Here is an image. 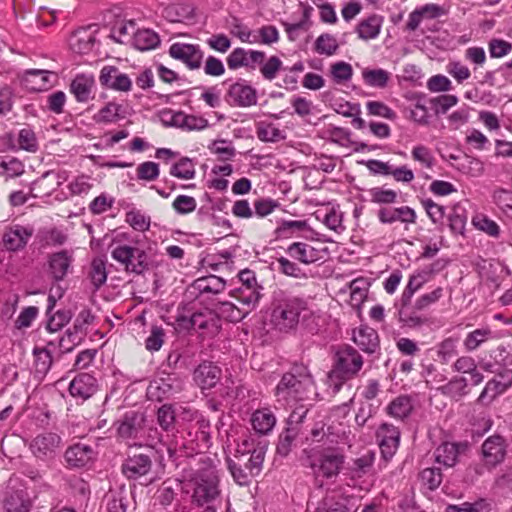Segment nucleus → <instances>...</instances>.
I'll return each instance as SVG.
<instances>
[{
	"instance_id": "f257e3e1",
	"label": "nucleus",
	"mask_w": 512,
	"mask_h": 512,
	"mask_svg": "<svg viewBox=\"0 0 512 512\" xmlns=\"http://www.w3.org/2000/svg\"><path fill=\"white\" fill-rule=\"evenodd\" d=\"M315 385L306 367H295L293 371L283 374L275 388L278 401H304L314 393Z\"/></svg>"
},
{
	"instance_id": "f03ea898",
	"label": "nucleus",
	"mask_w": 512,
	"mask_h": 512,
	"mask_svg": "<svg viewBox=\"0 0 512 512\" xmlns=\"http://www.w3.org/2000/svg\"><path fill=\"white\" fill-rule=\"evenodd\" d=\"M361 354L351 345H342L335 352L332 370L328 374L333 393H338L343 384L356 377L363 367Z\"/></svg>"
},
{
	"instance_id": "7ed1b4c3",
	"label": "nucleus",
	"mask_w": 512,
	"mask_h": 512,
	"mask_svg": "<svg viewBox=\"0 0 512 512\" xmlns=\"http://www.w3.org/2000/svg\"><path fill=\"white\" fill-rule=\"evenodd\" d=\"M265 458L263 447L252 451H236L233 458L227 457V467L235 480L241 486L248 485L252 477L259 475Z\"/></svg>"
},
{
	"instance_id": "20e7f679",
	"label": "nucleus",
	"mask_w": 512,
	"mask_h": 512,
	"mask_svg": "<svg viewBox=\"0 0 512 512\" xmlns=\"http://www.w3.org/2000/svg\"><path fill=\"white\" fill-rule=\"evenodd\" d=\"M192 483V503L198 507L206 505L202 512H217L213 502L220 497L221 491L216 471L213 469L201 470L194 476Z\"/></svg>"
},
{
	"instance_id": "39448f33",
	"label": "nucleus",
	"mask_w": 512,
	"mask_h": 512,
	"mask_svg": "<svg viewBox=\"0 0 512 512\" xmlns=\"http://www.w3.org/2000/svg\"><path fill=\"white\" fill-rule=\"evenodd\" d=\"M311 311L300 299H289L277 304L271 315V321L280 331L288 332L298 325L300 318L305 320Z\"/></svg>"
},
{
	"instance_id": "423d86ee",
	"label": "nucleus",
	"mask_w": 512,
	"mask_h": 512,
	"mask_svg": "<svg viewBox=\"0 0 512 512\" xmlns=\"http://www.w3.org/2000/svg\"><path fill=\"white\" fill-rule=\"evenodd\" d=\"M343 464L344 456L331 449L323 450L308 457V466L312 469L316 482L319 481V478H335Z\"/></svg>"
},
{
	"instance_id": "0eeeda50",
	"label": "nucleus",
	"mask_w": 512,
	"mask_h": 512,
	"mask_svg": "<svg viewBox=\"0 0 512 512\" xmlns=\"http://www.w3.org/2000/svg\"><path fill=\"white\" fill-rule=\"evenodd\" d=\"M234 292L232 297L238 304L230 301H218V304H221V312L227 314L230 321L238 322L257 306L261 295L258 290H234Z\"/></svg>"
},
{
	"instance_id": "6e6552de",
	"label": "nucleus",
	"mask_w": 512,
	"mask_h": 512,
	"mask_svg": "<svg viewBox=\"0 0 512 512\" xmlns=\"http://www.w3.org/2000/svg\"><path fill=\"white\" fill-rule=\"evenodd\" d=\"M220 290H200L199 295L196 297L202 296L204 293H211L213 298L211 299V307L207 308L204 312H195L189 319L190 324L203 331V333L208 336L216 335L221 328V320L218 315L213 311L215 309L221 310V304H218V299L216 298L217 294Z\"/></svg>"
},
{
	"instance_id": "1a4fd4ad",
	"label": "nucleus",
	"mask_w": 512,
	"mask_h": 512,
	"mask_svg": "<svg viewBox=\"0 0 512 512\" xmlns=\"http://www.w3.org/2000/svg\"><path fill=\"white\" fill-rule=\"evenodd\" d=\"M112 258L125 265L127 271L142 274L149 269L148 256L144 250L121 245L111 252Z\"/></svg>"
},
{
	"instance_id": "9d476101",
	"label": "nucleus",
	"mask_w": 512,
	"mask_h": 512,
	"mask_svg": "<svg viewBox=\"0 0 512 512\" xmlns=\"http://www.w3.org/2000/svg\"><path fill=\"white\" fill-rule=\"evenodd\" d=\"M94 318V315L89 309L82 310L74 322L73 330H67V338L62 337L60 339V348L69 352L74 346L78 345L82 340V336L85 335L86 327L94 321Z\"/></svg>"
},
{
	"instance_id": "9b49d317",
	"label": "nucleus",
	"mask_w": 512,
	"mask_h": 512,
	"mask_svg": "<svg viewBox=\"0 0 512 512\" xmlns=\"http://www.w3.org/2000/svg\"><path fill=\"white\" fill-rule=\"evenodd\" d=\"M61 438L51 432L43 433L36 436L30 443L32 454L43 461H49L56 455L60 446Z\"/></svg>"
},
{
	"instance_id": "f8f14e48",
	"label": "nucleus",
	"mask_w": 512,
	"mask_h": 512,
	"mask_svg": "<svg viewBox=\"0 0 512 512\" xmlns=\"http://www.w3.org/2000/svg\"><path fill=\"white\" fill-rule=\"evenodd\" d=\"M169 54L172 58L183 62L191 70L201 67L204 56L198 45L187 43L172 44L169 48Z\"/></svg>"
},
{
	"instance_id": "ddd939ff",
	"label": "nucleus",
	"mask_w": 512,
	"mask_h": 512,
	"mask_svg": "<svg viewBox=\"0 0 512 512\" xmlns=\"http://www.w3.org/2000/svg\"><path fill=\"white\" fill-rule=\"evenodd\" d=\"M507 444L505 439L495 434L488 437L482 444V455L486 464L496 466L504 461L506 457Z\"/></svg>"
},
{
	"instance_id": "4468645a",
	"label": "nucleus",
	"mask_w": 512,
	"mask_h": 512,
	"mask_svg": "<svg viewBox=\"0 0 512 512\" xmlns=\"http://www.w3.org/2000/svg\"><path fill=\"white\" fill-rule=\"evenodd\" d=\"M352 340L361 351L368 355H372L380 351V339L378 332L367 325H361L360 327L353 329Z\"/></svg>"
},
{
	"instance_id": "2eb2a0df",
	"label": "nucleus",
	"mask_w": 512,
	"mask_h": 512,
	"mask_svg": "<svg viewBox=\"0 0 512 512\" xmlns=\"http://www.w3.org/2000/svg\"><path fill=\"white\" fill-rule=\"evenodd\" d=\"M99 81L106 88L122 92L129 91L132 86L129 76L115 66H104L100 71Z\"/></svg>"
},
{
	"instance_id": "dca6fc26",
	"label": "nucleus",
	"mask_w": 512,
	"mask_h": 512,
	"mask_svg": "<svg viewBox=\"0 0 512 512\" xmlns=\"http://www.w3.org/2000/svg\"><path fill=\"white\" fill-rule=\"evenodd\" d=\"M377 439L383 458L385 460L392 458L399 446V430L393 425L384 423L377 431Z\"/></svg>"
},
{
	"instance_id": "f3484780",
	"label": "nucleus",
	"mask_w": 512,
	"mask_h": 512,
	"mask_svg": "<svg viewBox=\"0 0 512 512\" xmlns=\"http://www.w3.org/2000/svg\"><path fill=\"white\" fill-rule=\"evenodd\" d=\"M227 96L231 99L232 104L237 107H250L257 103L256 89L242 79L229 87Z\"/></svg>"
},
{
	"instance_id": "a211bd4d",
	"label": "nucleus",
	"mask_w": 512,
	"mask_h": 512,
	"mask_svg": "<svg viewBox=\"0 0 512 512\" xmlns=\"http://www.w3.org/2000/svg\"><path fill=\"white\" fill-rule=\"evenodd\" d=\"M377 217L382 224H393L398 221L404 224H414L417 216L413 208L401 206L381 207L377 212Z\"/></svg>"
},
{
	"instance_id": "6ab92c4d",
	"label": "nucleus",
	"mask_w": 512,
	"mask_h": 512,
	"mask_svg": "<svg viewBox=\"0 0 512 512\" xmlns=\"http://www.w3.org/2000/svg\"><path fill=\"white\" fill-rule=\"evenodd\" d=\"M32 235V228L15 225L6 229L2 236V243L7 251H19L27 245Z\"/></svg>"
},
{
	"instance_id": "aec40b11",
	"label": "nucleus",
	"mask_w": 512,
	"mask_h": 512,
	"mask_svg": "<svg viewBox=\"0 0 512 512\" xmlns=\"http://www.w3.org/2000/svg\"><path fill=\"white\" fill-rule=\"evenodd\" d=\"M152 468V459L147 454L129 456L122 464V473L129 479L147 475Z\"/></svg>"
},
{
	"instance_id": "412c9836",
	"label": "nucleus",
	"mask_w": 512,
	"mask_h": 512,
	"mask_svg": "<svg viewBox=\"0 0 512 512\" xmlns=\"http://www.w3.org/2000/svg\"><path fill=\"white\" fill-rule=\"evenodd\" d=\"M145 423V415L142 412H127L117 428L118 435L123 439L136 438L142 432Z\"/></svg>"
},
{
	"instance_id": "4be33fe9",
	"label": "nucleus",
	"mask_w": 512,
	"mask_h": 512,
	"mask_svg": "<svg viewBox=\"0 0 512 512\" xmlns=\"http://www.w3.org/2000/svg\"><path fill=\"white\" fill-rule=\"evenodd\" d=\"M220 377V368L209 361L200 363L193 373L194 381L202 390L215 387Z\"/></svg>"
},
{
	"instance_id": "5701e85b",
	"label": "nucleus",
	"mask_w": 512,
	"mask_h": 512,
	"mask_svg": "<svg viewBox=\"0 0 512 512\" xmlns=\"http://www.w3.org/2000/svg\"><path fill=\"white\" fill-rule=\"evenodd\" d=\"M98 390L96 378L88 373L78 374L69 385V392L73 397L87 400Z\"/></svg>"
},
{
	"instance_id": "b1692460",
	"label": "nucleus",
	"mask_w": 512,
	"mask_h": 512,
	"mask_svg": "<svg viewBox=\"0 0 512 512\" xmlns=\"http://www.w3.org/2000/svg\"><path fill=\"white\" fill-rule=\"evenodd\" d=\"M466 448V443H442L435 450V460L437 463L452 467L456 464L459 454Z\"/></svg>"
},
{
	"instance_id": "393cba45",
	"label": "nucleus",
	"mask_w": 512,
	"mask_h": 512,
	"mask_svg": "<svg viewBox=\"0 0 512 512\" xmlns=\"http://www.w3.org/2000/svg\"><path fill=\"white\" fill-rule=\"evenodd\" d=\"M415 291L416 290L404 291L401 298L402 307L399 310V320L404 325L411 328L421 326L425 322L424 318L410 310V306H412V297Z\"/></svg>"
},
{
	"instance_id": "a878e982",
	"label": "nucleus",
	"mask_w": 512,
	"mask_h": 512,
	"mask_svg": "<svg viewBox=\"0 0 512 512\" xmlns=\"http://www.w3.org/2000/svg\"><path fill=\"white\" fill-rule=\"evenodd\" d=\"M72 263V256L67 250L53 253L49 259V271L54 280H63Z\"/></svg>"
},
{
	"instance_id": "bb28decb",
	"label": "nucleus",
	"mask_w": 512,
	"mask_h": 512,
	"mask_svg": "<svg viewBox=\"0 0 512 512\" xmlns=\"http://www.w3.org/2000/svg\"><path fill=\"white\" fill-rule=\"evenodd\" d=\"M93 450L91 447L76 444L69 447L65 452V460L71 468H82L92 459Z\"/></svg>"
},
{
	"instance_id": "cd10ccee",
	"label": "nucleus",
	"mask_w": 512,
	"mask_h": 512,
	"mask_svg": "<svg viewBox=\"0 0 512 512\" xmlns=\"http://www.w3.org/2000/svg\"><path fill=\"white\" fill-rule=\"evenodd\" d=\"M170 125L188 131L203 130L208 126V120L200 116L187 115L179 111L171 115Z\"/></svg>"
},
{
	"instance_id": "c85d7f7f",
	"label": "nucleus",
	"mask_w": 512,
	"mask_h": 512,
	"mask_svg": "<svg viewBox=\"0 0 512 512\" xmlns=\"http://www.w3.org/2000/svg\"><path fill=\"white\" fill-rule=\"evenodd\" d=\"M163 17L169 22L182 23L194 18V7L187 3H172L163 9Z\"/></svg>"
},
{
	"instance_id": "c756f323",
	"label": "nucleus",
	"mask_w": 512,
	"mask_h": 512,
	"mask_svg": "<svg viewBox=\"0 0 512 512\" xmlns=\"http://www.w3.org/2000/svg\"><path fill=\"white\" fill-rule=\"evenodd\" d=\"M95 42V33L91 32L88 28H82L73 34L70 46L78 54H88L92 51Z\"/></svg>"
},
{
	"instance_id": "7c9ffc66",
	"label": "nucleus",
	"mask_w": 512,
	"mask_h": 512,
	"mask_svg": "<svg viewBox=\"0 0 512 512\" xmlns=\"http://www.w3.org/2000/svg\"><path fill=\"white\" fill-rule=\"evenodd\" d=\"M94 78L84 74L77 75L70 84V91L78 102H87L91 97Z\"/></svg>"
},
{
	"instance_id": "2f4dec72",
	"label": "nucleus",
	"mask_w": 512,
	"mask_h": 512,
	"mask_svg": "<svg viewBox=\"0 0 512 512\" xmlns=\"http://www.w3.org/2000/svg\"><path fill=\"white\" fill-rule=\"evenodd\" d=\"M382 23L383 17L373 14L357 25L356 32L363 40L374 39L379 35Z\"/></svg>"
},
{
	"instance_id": "473e14b6",
	"label": "nucleus",
	"mask_w": 512,
	"mask_h": 512,
	"mask_svg": "<svg viewBox=\"0 0 512 512\" xmlns=\"http://www.w3.org/2000/svg\"><path fill=\"white\" fill-rule=\"evenodd\" d=\"M251 423L256 432L265 435L275 426L276 418L269 409H260L252 414Z\"/></svg>"
},
{
	"instance_id": "72a5a7b5",
	"label": "nucleus",
	"mask_w": 512,
	"mask_h": 512,
	"mask_svg": "<svg viewBox=\"0 0 512 512\" xmlns=\"http://www.w3.org/2000/svg\"><path fill=\"white\" fill-rule=\"evenodd\" d=\"M159 44L158 34L150 29L138 30L134 33L133 45L140 51L155 49Z\"/></svg>"
},
{
	"instance_id": "f704fd0d",
	"label": "nucleus",
	"mask_w": 512,
	"mask_h": 512,
	"mask_svg": "<svg viewBox=\"0 0 512 512\" xmlns=\"http://www.w3.org/2000/svg\"><path fill=\"white\" fill-rule=\"evenodd\" d=\"M412 410L413 404L411 398L405 395L398 396L387 407V413L400 420L408 417Z\"/></svg>"
},
{
	"instance_id": "c9c22d12",
	"label": "nucleus",
	"mask_w": 512,
	"mask_h": 512,
	"mask_svg": "<svg viewBox=\"0 0 512 512\" xmlns=\"http://www.w3.org/2000/svg\"><path fill=\"white\" fill-rule=\"evenodd\" d=\"M288 253L291 257L305 264L313 263L317 260L316 250L312 246L302 242L292 243L288 247Z\"/></svg>"
},
{
	"instance_id": "e433bc0d",
	"label": "nucleus",
	"mask_w": 512,
	"mask_h": 512,
	"mask_svg": "<svg viewBox=\"0 0 512 512\" xmlns=\"http://www.w3.org/2000/svg\"><path fill=\"white\" fill-rule=\"evenodd\" d=\"M30 507L31 503L22 491H13L4 500V508L7 512H29Z\"/></svg>"
},
{
	"instance_id": "4c0bfd02",
	"label": "nucleus",
	"mask_w": 512,
	"mask_h": 512,
	"mask_svg": "<svg viewBox=\"0 0 512 512\" xmlns=\"http://www.w3.org/2000/svg\"><path fill=\"white\" fill-rule=\"evenodd\" d=\"M468 384L464 377H454L448 383L438 388V390L446 396L454 399H460L468 392L466 390Z\"/></svg>"
},
{
	"instance_id": "58836bf2",
	"label": "nucleus",
	"mask_w": 512,
	"mask_h": 512,
	"mask_svg": "<svg viewBox=\"0 0 512 512\" xmlns=\"http://www.w3.org/2000/svg\"><path fill=\"white\" fill-rule=\"evenodd\" d=\"M362 77L368 86L384 88L387 86L390 74L384 69H364Z\"/></svg>"
},
{
	"instance_id": "ea45409f",
	"label": "nucleus",
	"mask_w": 512,
	"mask_h": 512,
	"mask_svg": "<svg viewBox=\"0 0 512 512\" xmlns=\"http://www.w3.org/2000/svg\"><path fill=\"white\" fill-rule=\"evenodd\" d=\"M339 48L336 38L329 34H321L314 43V50L321 55H334Z\"/></svg>"
},
{
	"instance_id": "a19ab883",
	"label": "nucleus",
	"mask_w": 512,
	"mask_h": 512,
	"mask_svg": "<svg viewBox=\"0 0 512 512\" xmlns=\"http://www.w3.org/2000/svg\"><path fill=\"white\" fill-rule=\"evenodd\" d=\"M195 167L193 161L188 157H182L170 168V174L179 179H193L195 176Z\"/></svg>"
},
{
	"instance_id": "79ce46f5",
	"label": "nucleus",
	"mask_w": 512,
	"mask_h": 512,
	"mask_svg": "<svg viewBox=\"0 0 512 512\" xmlns=\"http://www.w3.org/2000/svg\"><path fill=\"white\" fill-rule=\"evenodd\" d=\"M299 434L300 432L296 428L287 427L279 436L277 453L283 457L287 456Z\"/></svg>"
},
{
	"instance_id": "37998d69",
	"label": "nucleus",
	"mask_w": 512,
	"mask_h": 512,
	"mask_svg": "<svg viewBox=\"0 0 512 512\" xmlns=\"http://www.w3.org/2000/svg\"><path fill=\"white\" fill-rule=\"evenodd\" d=\"M491 335L492 332L489 328L476 329L466 336L463 343L464 347L467 351H473L486 342Z\"/></svg>"
},
{
	"instance_id": "c03bdc74",
	"label": "nucleus",
	"mask_w": 512,
	"mask_h": 512,
	"mask_svg": "<svg viewBox=\"0 0 512 512\" xmlns=\"http://www.w3.org/2000/svg\"><path fill=\"white\" fill-rule=\"evenodd\" d=\"M371 202L380 205H389L396 202L398 194L395 190L383 187H374L369 190Z\"/></svg>"
},
{
	"instance_id": "a18cd8bd",
	"label": "nucleus",
	"mask_w": 512,
	"mask_h": 512,
	"mask_svg": "<svg viewBox=\"0 0 512 512\" xmlns=\"http://www.w3.org/2000/svg\"><path fill=\"white\" fill-rule=\"evenodd\" d=\"M256 134L258 139L263 142H278L285 139L283 131L273 124H260Z\"/></svg>"
},
{
	"instance_id": "49530a36",
	"label": "nucleus",
	"mask_w": 512,
	"mask_h": 512,
	"mask_svg": "<svg viewBox=\"0 0 512 512\" xmlns=\"http://www.w3.org/2000/svg\"><path fill=\"white\" fill-rule=\"evenodd\" d=\"M429 103L436 115L445 114L451 107L458 103V98L455 95L444 94L431 98Z\"/></svg>"
},
{
	"instance_id": "de8ad7c7",
	"label": "nucleus",
	"mask_w": 512,
	"mask_h": 512,
	"mask_svg": "<svg viewBox=\"0 0 512 512\" xmlns=\"http://www.w3.org/2000/svg\"><path fill=\"white\" fill-rule=\"evenodd\" d=\"M420 480L429 490L437 489L442 483V472L440 468H425L420 472Z\"/></svg>"
},
{
	"instance_id": "09e8293b",
	"label": "nucleus",
	"mask_w": 512,
	"mask_h": 512,
	"mask_svg": "<svg viewBox=\"0 0 512 512\" xmlns=\"http://www.w3.org/2000/svg\"><path fill=\"white\" fill-rule=\"evenodd\" d=\"M108 512H126L128 500L124 491L109 492L106 496Z\"/></svg>"
},
{
	"instance_id": "8fccbe9b",
	"label": "nucleus",
	"mask_w": 512,
	"mask_h": 512,
	"mask_svg": "<svg viewBox=\"0 0 512 512\" xmlns=\"http://www.w3.org/2000/svg\"><path fill=\"white\" fill-rule=\"evenodd\" d=\"M448 220H449V228L452 233L463 234L465 226H466V221H467V217H466L464 209H462L459 206H455L453 208L452 213L449 214Z\"/></svg>"
},
{
	"instance_id": "3c124183",
	"label": "nucleus",
	"mask_w": 512,
	"mask_h": 512,
	"mask_svg": "<svg viewBox=\"0 0 512 512\" xmlns=\"http://www.w3.org/2000/svg\"><path fill=\"white\" fill-rule=\"evenodd\" d=\"M157 422L160 427L169 431L174 428L175 425V410L170 404L162 405L157 411Z\"/></svg>"
},
{
	"instance_id": "603ef678",
	"label": "nucleus",
	"mask_w": 512,
	"mask_h": 512,
	"mask_svg": "<svg viewBox=\"0 0 512 512\" xmlns=\"http://www.w3.org/2000/svg\"><path fill=\"white\" fill-rule=\"evenodd\" d=\"M505 391L506 389H504L503 385H501V382H498L493 378L492 380L486 383L483 391L481 392L478 398V402L482 404L490 403L499 394H502Z\"/></svg>"
},
{
	"instance_id": "864d4df0",
	"label": "nucleus",
	"mask_w": 512,
	"mask_h": 512,
	"mask_svg": "<svg viewBox=\"0 0 512 512\" xmlns=\"http://www.w3.org/2000/svg\"><path fill=\"white\" fill-rule=\"evenodd\" d=\"M89 277L96 288L101 286L107 278L105 261L101 258H95L90 266Z\"/></svg>"
},
{
	"instance_id": "5fc2aeb1",
	"label": "nucleus",
	"mask_w": 512,
	"mask_h": 512,
	"mask_svg": "<svg viewBox=\"0 0 512 512\" xmlns=\"http://www.w3.org/2000/svg\"><path fill=\"white\" fill-rule=\"evenodd\" d=\"M179 487L178 482L164 481L161 487L158 489L157 499L163 506L170 505L176 496V488Z\"/></svg>"
},
{
	"instance_id": "6e6d98bb",
	"label": "nucleus",
	"mask_w": 512,
	"mask_h": 512,
	"mask_svg": "<svg viewBox=\"0 0 512 512\" xmlns=\"http://www.w3.org/2000/svg\"><path fill=\"white\" fill-rule=\"evenodd\" d=\"M18 144L21 149L28 152H36L38 150L36 135L30 128H23L19 131Z\"/></svg>"
},
{
	"instance_id": "4d7b16f0",
	"label": "nucleus",
	"mask_w": 512,
	"mask_h": 512,
	"mask_svg": "<svg viewBox=\"0 0 512 512\" xmlns=\"http://www.w3.org/2000/svg\"><path fill=\"white\" fill-rule=\"evenodd\" d=\"M126 222L137 231H146L150 227V217L145 216L138 210L126 213Z\"/></svg>"
},
{
	"instance_id": "13d9d810",
	"label": "nucleus",
	"mask_w": 512,
	"mask_h": 512,
	"mask_svg": "<svg viewBox=\"0 0 512 512\" xmlns=\"http://www.w3.org/2000/svg\"><path fill=\"white\" fill-rule=\"evenodd\" d=\"M366 107L369 115L379 116L389 120H395L397 117L395 111L380 101H369Z\"/></svg>"
},
{
	"instance_id": "bf43d9fd",
	"label": "nucleus",
	"mask_w": 512,
	"mask_h": 512,
	"mask_svg": "<svg viewBox=\"0 0 512 512\" xmlns=\"http://www.w3.org/2000/svg\"><path fill=\"white\" fill-rule=\"evenodd\" d=\"M196 200L187 195H178L173 203V209L180 215H185L193 212L196 209Z\"/></svg>"
},
{
	"instance_id": "052dcab7",
	"label": "nucleus",
	"mask_w": 512,
	"mask_h": 512,
	"mask_svg": "<svg viewBox=\"0 0 512 512\" xmlns=\"http://www.w3.org/2000/svg\"><path fill=\"white\" fill-rule=\"evenodd\" d=\"M121 105L114 102L107 103L95 116L96 122H113L119 118Z\"/></svg>"
},
{
	"instance_id": "680f3d73",
	"label": "nucleus",
	"mask_w": 512,
	"mask_h": 512,
	"mask_svg": "<svg viewBox=\"0 0 512 512\" xmlns=\"http://www.w3.org/2000/svg\"><path fill=\"white\" fill-rule=\"evenodd\" d=\"M35 355L36 371L38 373L46 374L50 369L53 359L51 353L45 349L35 348L33 351Z\"/></svg>"
},
{
	"instance_id": "e2e57ef3",
	"label": "nucleus",
	"mask_w": 512,
	"mask_h": 512,
	"mask_svg": "<svg viewBox=\"0 0 512 512\" xmlns=\"http://www.w3.org/2000/svg\"><path fill=\"white\" fill-rule=\"evenodd\" d=\"M331 74L335 82L341 83L351 79L353 69L349 63L340 61L331 66Z\"/></svg>"
},
{
	"instance_id": "0e129e2a",
	"label": "nucleus",
	"mask_w": 512,
	"mask_h": 512,
	"mask_svg": "<svg viewBox=\"0 0 512 512\" xmlns=\"http://www.w3.org/2000/svg\"><path fill=\"white\" fill-rule=\"evenodd\" d=\"M438 356L447 363L457 355V340L451 337L444 339L438 347Z\"/></svg>"
},
{
	"instance_id": "69168bd1",
	"label": "nucleus",
	"mask_w": 512,
	"mask_h": 512,
	"mask_svg": "<svg viewBox=\"0 0 512 512\" xmlns=\"http://www.w3.org/2000/svg\"><path fill=\"white\" fill-rule=\"evenodd\" d=\"M422 205L425 208L429 218L434 224H442L445 216V208L438 205L431 199H425L422 201Z\"/></svg>"
},
{
	"instance_id": "338daca9",
	"label": "nucleus",
	"mask_w": 512,
	"mask_h": 512,
	"mask_svg": "<svg viewBox=\"0 0 512 512\" xmlns=\"http://www.w3.org/2000/svg\"><path fill=\"white\" fill-rule=\"evenodd\" d=\"M227 64L230 69H238L240 67L249 66L248 52L243 48L234 49L227 57Z\"/></svg>"
},
{
	"instance_id": "774afa93",
	"label": "nucleus",
	"mask_w": 512,
	"mask_h": 512,
	"mask_svg": "<svg viewBox=\"0 0 512 512\" xmlns=\"http://www.w3.org/2000/svg\"><path fill=\"white\" fill-rule=\"evenodd\" d=\"M494 203L503 211L512 212V191L503 188L496 189L492 195Z\"/></svg>"
}]
</instances>
